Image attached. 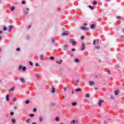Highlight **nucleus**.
I'll list each match as a JSON object with an SVG mask.
<instances>
[{"mask_svg":"<svg viewBox=\"0 0 124 124\" xmlns=\"http://www.w3.org/2000/svg\"><path fill=\"white\" fill-rule=\"evenodd\" d=\"M18 69L19 70H21V69H22V70H23V71H26V69H27V67H26V66H22L21 65H19L18 66Z\"/></svg>","mask_w":124,"mask_h":124,"instance_id":"f257e3e1","label":"nucleus"},{"mask_svg":"<svg viewBox=\"0 0 124 124\" xmlns=\"http://www.w3.org/2000/svg\"><path fill=\"white\" fill-rule=\"evenodd\" d=\"M84 50H85V44L82 43L81 46V50L84 51Z\"/></svg>","mask_w":124,"mask_h":124,"instance_id":"f03ea898","label":"nucleus"},{"mask_svg":"<svg viewBox=\"0 0 124 124\" xmlns=\"http://www.w3.org/2000/svg\"><path fill=\"white\" fill-rule=\"evenodd\" d=\"M69 43H72V45L73 46H74V45H75V44L74 43V39H70Z\"/></svg>","mask_w":124,"mask_h":124,"instance_id":"7ed1b4c3","label":"nucleus"},{"mask_svg":"<svg viewBox=\"0 0 124 124\" xmlns=\"http://www.w3.org/2000/svg\"><path fill=\"white\" fill-rule=\"evenodd\" d=\"M94 51H97L98 50H100V46H95L94 48Z\"/></svg>","mask_w":124,"mask_h":124,"instance_id":"20e7f679","label":"nucleus"},{"mask_svg":"<svg viewBox=\"0 0 124 124\" xmlns=\"http://www.w3.org/2000/svg\"><path fill=\"white\" fill-rule=\"evenodd\" d=\"M102 102H104V100H100V101H99L98 105H99V107H100V106H101V104H102Z\"/></svg>","mask_w":124,"mask_h":124,"instance_id":"39448f33","label":"nucleus"},{"mask_svg":"<svg viewBox=\"0 0 124 124\" xmlns=\"http://www.w3.org/2000/svg\"><path fill=\"white\" fill-rule=\"evenodd\" d=\"M81 30H82V31H88V30H89V29L84 27V26H82L80 27Z\"/></svg>","mask_w":124,"mask_h":124,"instance_id":"423d86ee","label":"nucleus"},{"mask_svg":"<svg viewBox=\"0 0 124 124\" xmlns=\"http://www.w3.org/2000/svg\"><path fill=\"white\" fill-rule=\"evenodd\" d=\"M19 79L21 83H25V79L24 78L20 77L19 78Z\"/></svg>","mask_w":124,"mask_h":124,"instance_id":"0eeeda50","label":"nucleus"},{"mask_svg":"<svg viewBox=\"0 0 124 124\" xmlns=\"http://www.w3.org/2000/svg\"><path fill=\"white\" fill-rule=\"evenodd\" d=\"M78 122L76 121L75 120H73L71 122L70 124H77Z\"/></svg>","mask_w":124,"mask_h":124,"instance_id":"6e6552de","label":"nucleus"},{"mask_svg":"<svg viewBox=\"0 0 124 124\" xmlns=\"http://www.w3.org/2000/svg\"><path fill=\"white\" fill-rule=\"evenodd\" d=\"M62 35H68V33H67V31H64L62 34Z\"/></svg>","mask_w":124,"mask_h":124,"instance_id":"1a4fd4ad","label":"nucleus"},{"mask_svg":"<svg viewBox=\"0 0 124 124\" xmlns=\"http://www.w3.org/2000/svg\"><path fill=\"white\" fill-rule=\"evenodd\" d=\"M51 89H52L51 93H55V92H56L55 88H54V87L52 86Z\"/></svg>","mask_w":124,"mask_h":124,"instance_id":"9d476101","label":"nucleus"},{"mask_svg":"<svg viewBox=\"0 0 124 124\" xmlns=\"http://www.w3.org/2000/svg\"><path fill=\"white\" fill-rule=\"evenodd\" d=\"M40 59L41 61H44L45 60L44 56L43 55H41L40 56Z\"/></svg>","mask_w":124,"mask_h":124,"instance_id":"9b49d317","label":"nucleus"},{"mask_svg":"<svg viewBox=\"0 0 124 124\" xmlns=\"http://www.w3.org/2000/svg\"><path fill=\"white\" fill-rule=\"evenodd\" d=\"M75 92H76L77 93H78V92H81V91H82V90H81V89L80 88H78V89H75Z\"/></svg>","mask_w":124,"mask_h":124,"instance_id":"f8f14e48","label":"nucleus"},{"mask_svg":"<svg viewBox=\"0 0 124 124\" xmlns=\"http://www.w3.org/2000/svg\"><path fill=\"white\" fill-rule=\"evenodd\" d=\"M62 62V60H60V61H56V63H58V64H61Z\"/></svg>","mask_w":124,"mask_h":124,"instance_id":"ddd939ff","label":"nucleus"},{"mask_svg":"<svg viewBox=\"0 0 124 124\" xmlns=\"http://www.w3.org/2000/svg\"><path fill=\"white\" fill-rule=\"evenodd\" d=\"M110 97L111 99H112V100H114V101H116V99H115V97H114V96H113V95H110Z\"/></svg>","mask_w":124,"mask_h":124,"instance_id":"4468645a","label":"nucleus"},{"mask_svg":"<svg viewBox=\"0 0 124 124\" xmlns=\"http://www.w3.org/2000/svg\"><path fill=\"white\" fill-rule=\"evenodd\" d=\"M6 99L7 101H8L9 100V94L6 95Z\"/></svg>","mask_w":124,"mask_h":124,"instance_id":"2eb2a0df","label":"nucleus"},{"mask_svg":"<svg viewBox=\"0 0 124 124\" xmlns=\"http://www.w3.org/2000/svg\"><path fill=\"white\" fill-rule=\"evenodd\" d=\"M89 83L90 86H93V81H89Z\"/></svg>","mask_w":124,"mask_h":124,"instance_id":"dca6fc26","label":"nucleus"},{"mask_svg":"<svg viewBox=\"0 0 124 124\" xmlns=\"http://www.w3.org/2000/svg\"><path fill=\"white\" fill-rule=\"evenodd\" d=\"M119 93H120L119 90H116L115 91V95H118V94H119Z\"/></svg>","mask_w":124,"mask_h":124,"instance_id":"f3484780","label":"nucleus"},{"mask_svg":"<svg viewBox=\"0 0 124 124\" xmlns=\"http://www.w3.org/2000/svg\"><path fill=\"white\" fill-rule=\"evenodd\" d=\"M11 11H14V9H15V7L14 6H12L10 8Z\"/></svg>","mask_w":124,"mask_h":124,"instance_id":"a211bd4d","label":"nucleus"},{"mask_svg":"<svg viewBox=\"0 0 124 124\" xmlns=\"http://www.w3.org/2000/svg\"><path fill=\"white\" fill-rule=\"evenodd\" d=\"M74 62H76L77 63H78V62H80V61L78 59H75L74 60Z\"/></svg>","mask_w":124,"mask_h":124,"instance_id":"6ab92c4d","label":"nucleus"},{"mask_svg":"<svg viewBox=\"0 0 124 124\" xmlns=\"http://www.w3.org/2000/svg\"><path fill=\"white\" fill-rule=\"evenodd\" d=\"M9 92H10V93H13V92H14V88H11Z\"/></svg>","mask_w":124,"mask_h":124,"instance_id":"aec40b11","label":"nucleus"},{"mask_svg":"<svg viewBox=\"0 0 124 124\" xmlns=\"http://www.w3.org/2000/svg\"><path fill=\"white\" fill-rule=\"evenodd\" d=\"M72 106H76L77 105V103L76 102H73L72 103Z\"/></svg>","mask_w":124,"mask_h":124,"instance_id":"412c9836","label":"nucleus"},{"mask_svg":"<svg viewBox=\"0 0 124 124\" xmlns=\"http://www.w3.org/2000/svg\"><path fill=\"white\" fill-rule=\"evenodd\" d=\"M55 121L56 122H59V121H60V118L59 117H56L55 118Z\"/></svg>","mask_w":124,"mask_h":124,"instance_id":"4be33fe9","label":"nucleus"},{"mask_svg":"<svg viewBox=\"0 0 124 124\" xmlns=\"http://www.w3.org/2000/svg\"><path fill=\"white\" fill-rule=\"evenodd\" d=\"M23 13H24L25 16H27V15H28V12H27L26 11H24Z\"/></svg>","mask_w":124,"mask_h":124,"instance_id":"5701e85b","label":"nucleus"},{"mask_svg":"<svg viewBox=\"0 0 124 124\" xmlns=\"http://www.w3.org/2000/svg\"><path fill=\"white\" fill-rule=\"evenodd\" d=\"M26 40H29V39H30V38H31V37H30V35H27L26 37Z\"/></svg>","mask_w":124,"mask_h":124,"instance_id":"b1692460","label":"nucleus"},{"mask_svg":"<svg viewBox=\"0 0 124 124\" xmlns=\"http://www.w3.org/2000/svg\"><path fill=\"white\" fill-rule=\"evenodd\" d=\"M88 7H89V8H90V9H91L92 10H93V6H92V5H89L88 6Z\"/></svg>","mask_w":124,"mask_h":124,"instance_id":"393cba45","label":"nucleus"},{"mask_svg":"<svg viewBox=\"0 0 124 124\" xmlns=\"http://www.w3.org/2000/svg\"><path fill=\"white\" fill-rule=\"evenodd\" d=\"M17 100V98L16 97H14L13 99V102H15V101H16Z\"/></svg>","mask_w":124,"mask_h":124,"instance_id":"a878e982","label":"nucleus"},{"mask_svg":"<svg viewBox=\"0 0 124 124\" xmlns=\"http://www.w3.org/2000/svg\"><path fill=\"white\" fill-rule=\"evenodd\" d=\"M29 117H31V118H32L33 117H34V114H30L29 115Z\"/></svg>","mask_w":124,"mask_h":124,"instance_id":"bb28decb","label":"nucleus"},{"mask_svg":"<svg viewBox=\"0 0 124 124\" xmlns=\"http://www.w3.org/2000/svg\"><path fill=\"white\" fill-rule=\"evenodd\" d=\"M9 29H10L11 30H12V29H13V25H10L9 26Z\"/></svg>","mask_w":124,"mask_h":124,"instance_id":"cd10ccee","label":"nucleus"},{"mask_svg":"<svg viewBox=\"0 0 124 124\" xmlns=\"http://www.w3.org/2000/svg\"><path fill=\"white\" fill-rule=\"evenodd\" d=\"M29 64H30V65H31V66H32V65H33V63H32V62H31V61L29 62Z\"/></svg>","mask_w":124,"mask_h":124,"instance_id":"c85d7f7f","label":"nucleus"},{"mask_svg":"<svg viewBox=\"0 0 124 124\" xmlns=\"http://www.w3.org/2000/svg\"><path fill=\"white\" fill-rule=\"evenodd\" d=\"M39 119L40 122H41L42 121H43V119L42 118V117H41V116H40Z\"/></svg>","mask_w":124,"mask_h":124,"instance_id":"c756f323","label":"nucleus"},{"mask_svg":"<svg viewBox=\"0 0 124 124\" xmlns=\"http://www.w3.org/2000/svg\"><path fill=\"white\" fill-rule=\"evenodd\" d=\"M30 103V100H27L25 101V104H29Z\"/></svg>","mask_w":124,"mask_h":124,"instance_id":"7c9ffc66","label":"nucleus"},{"mask_svg":"<svg viewBox=\"0 0 124 124\" xmlns=\"http://www.w3.org/2000/svg\"><path fill=\"white\" fill-rule=\"evenodd\" d=\"M120 38H121L122 40H124V35L121 36Z\"/></svg>","mask_w":124,"mask_h":124,"instance_id":"2f4dec72","label":"nucleus"},{"mask_svg":"<svg viewBox=\"0 0 124 124\" xmlns=\"http://www.w3.org/2000/svg\"><path fill=\"white\" fill-rule=\"evenodd\" d=\"M85 96H86V97H87V98H89V97H90V94H86L85 95Z\"/></svg>","mask_w":124,"mask_h":124,"instance_id":"473e14b6","label":"nucleus"},{"mask_svg":"<svg viewBox=\"0 0 124 124\" xmlns=\"http://www.w3.org/2000/svg\"><path fill=\"white\" fill-rule=\"evenodd\" d=\"M97 4V1H93V5H96Z\"/></svg>","mask_w":124,"mask_h":124,"instance_id":"72a5a7b5","label":"nucleus"},{"mask_svg":"<svg viewBox=\"0 0 124 124\" xmlns=\"http://www.w3.org/2000/svg\"><path fill=\"white\" fill-rule=\"evenodd\" d=\"M11 122H13V123H15V122H16V120L15 119H12L11 120Z\"/></svg>","mask_w":124,"mask_h":124,"instance_id":"f704fd0d","label":"nucleus"},{"mask_svg":"<svg viewBox=\"0 0 124 124\" xmlns=\"http://www.w3.org/2000/svg\"><path fill=\"white\" fill-rule=\"evenodd\" d=\"M49 60H51V61H53L54 57H53V56L50 57Z\"/></svg>","mask_w":124,"mask_h":124,"instance_id":"c9c22d12","label":"nucleus"},{"mask_svg":"<svg viewBox=\"0 0 124 124\" xmlns=\"http://www.w3.org/2000/svg\"><path fill=\"white\" fill-rule=\"evenodd\" d=\"M6 30H7V28L5 26H4L3 31H5Z\"/></svg>","mask_w":124,"mask_h":124,"instance_id":"e433bc0d","label":"nucleus"},{"mask_svg":"<svg viewBox=\"0 0 124 124\" xmlns=\"http://www.w3.org/2000/svg\"><path fill=\"white\" fill-rule=\"evenodd\" d=\"M52 43H55V39L54 38H52Z\"/></svg>","mask_w":124,"mask_h":124,"instance_id":"4c0bfd02","label":"nucleus"},{"mask_svg":"<svg viewBox=\"0 0 124 124\" xmlns=\"http://www.w3.org/2000/svg\"><path fill=\"white\" fill-rule=\"evenodd\" d=\"M22 4H26V1L23 0L21 2Z\"/></svg>","mask_w":124,"mask_h":124,"instance_id":"58836bf2","label":"nucleus"},{"mask_svg":"<svg viewBox=\"0 0 124 124\" xmlns=\"http://www.w3.org/2000/svg\"><path fill=\"white\" fill-rule=\"evenodd\" d=\"M10 114L11 116H13L14 115V112L13 111H12L10 112Z\"/></svg>","mask_w":124,"mask_h":124,"instance_id":"ea45409f","label":"nucleus"},{"mask_svg":"<svg viewBox=\"0 0 124 124\" xmlns=\"http://www.w3.org/2000/svg\"><path fill=\"white\" fill-rule=\"evenodd\" d=\"M94 78L96 80V79H98V77L96 75H95L94 77Z\"/></svg>","mask_w":124,"mask_h":124,"instance_id":"a19ab883","label":"nucleus"},{"mask_svg":"<svg viewBox=\"0 0 124 124\" xmlns=\"http://www.w3.org/2000/svg\"><path fill=\"white\" fill-rule=\"evenodd\" d=\"M80 39L83 40V39H85V37L84 36H81L80 37Z\"/></svg>","mask_w":124,"mask_h":124,"instance_id":"79ce46f5","label":"nucleus"},{"mask_svg":"<svg viewBox=\"0 0 124 124\" xmlns=\"http://www.w3.org/2000/svg\"><path fill=\"white\" fill-rule=\"evenodd\" d=\"M64 50H67V45H65L64 46Z\"/></svg>","mask_w":124,"mask_h":124,"instance_id":"37998d69","label":"nucleus"},{"mask_svg":"<svg viewBox=\"0 0 124 124\" xmlns=\"http://www.w3.org/2000/svg\"><path fill=\"white\" fill-rule=\"evenodd\" d=\"M37 109H36V108H34L33 109V112H36V110Z\"/></svg>","mask_w":124,"mask_h":124,"instance_id":"c03bdc74","label":"nucleus"},{"mask_svg":"<svg viewBox=\"0 0 124 124\" xmlns=\"http://www.w3.org/2000/svg\"><path fill=\"white\" fill-rule=\"evenodd\" d=\"M30 121H31L30 119H28L26 120V123H30Z\"/></svg>","mask_w":124,"mask_h":124,"instance_id":"a18cd8bd","label":"nucleus"},{"mask_svg":"<svg viewBox=\"0 0 124 124\" xmlns=\"http://www.w3.org/2000/svg\"><path fill=\"white\" fill-rule=\"evenodd\" d=\"M95 42H96V40H94L93 41V45H96V43Z\"/></svg>","mask_w":124,"mask_h":124,"instance_id":"49530a36","label":"nucleus"},{"mask_svg":"<svg viewBox=\"0 0 124 124\" xmlns=\"http://www.w3.org/2000/svg\"><path fill=\"white\" fill-rule=\"evenodd\" d=\"M35 66H39V63H36L35 64Z\"/></svg>","mask_w":124,"mask_h":124,"instance_id":"de8ad7c7","label":"nucleus"},{"mask_svg":"<svg viewBox=\"0 0 124 124\" xmlns=\"http://www.w3.org/2000/svg\"><path fill=\"white\" fill-rule=\"evenodd\" d=\"M16 50L17 51V52H19V51H20V48H18V47L16 48Z\"/></svg>","mask_w":124,"mask_h":124,"instance_id":"09e8293b","label":"nucleus"},{"mask_svg":"<svg viewBox=\"0 0 124 124\" xmlns=\"http://www.w3.org/2000/svg\"><path fill=\"white\" fill-rule=\"evenodd\" d=\"M62 31H65V28L63 27V28L62 29Z\"/></svg>","mask_w":124,"mask_h":124,"instance_id":"8fccbe9b","label":"nucleus"},{"mask_svg":"<svg viewBox=\"0 0 124 124\" xmlns=\"http://www.w3.org/2000/svg\"><path fill=\"white\" fill-rule=\"evenodd\" d=\"M91 29H92L93 30V24H92V25L91 26Z\"/></svg>","mask_w":124,"mask_h":124,"instance_id":"3c124183","label":"nucleus"},{"mask_svg":"<svg viewBox=\"0 0 124 124\" xmlns=\"http://www.w3.org/2000/svg\"><path fill=\"white\" fill-rule=\"evenodd\" d=\"M83 26H84L85 27H86V26H88V24L85 23L83 24Z\"/></svg>","mask_w":124,"mask_h":124,"instance_id":"603ef678","label":"nucleus"},{"mask_svg":"<svg viewBox=\"0 0 124 124\" xmlns=\"http://www.w3.org/2000/svg\"><path fill=\"white\" fill-rule=\"evenodd\" d=\"M71 51L72 52H74V51H75V49H74V48H72Z\"/></svg>","mask_w":124,"mask_h":124,"instance_id":"864d4df0","label":"nucleus"},{"mask_svg":"<svg viewBox=\"0 0 124 124\" xmlns=\"http://www.w3.org/2000/svg\"><path fill=\"white\" fill-rule=\"evenodd\" d=\"M97 45H98V44H99V40H97Z\"/></svg>","mask_w":124,"mask_h":124,"instance_id":"5fc2aeb1","label":"nucleus"},{"mask_svg":"<svg viewBox=\"0 0 124 124\" xmlns=\"http://www.w3.org/2000/svg\"><path fill=\"white\" fill-rule=\"evenodd\" d=\"M108 74H111L110 70H108Z\"/></svg>","mask_w":124,"mask_h":124,"instance_id":"6e6d98bb","label":"nucleus"},{"mask_svg":"<svg viewBox=\"0 0 124 124\" xmlns=\"http://www.w3.org/2000/svg\"><path fill=\"white\" fill-rule=\"evenodd\" d=\"M63 90L64 92H66V88H64L63 89Z\"/></svg>","mask_w":124,"mask_h":124,"instance_id":"4d7b16f0","label":"nucleus"},{"mask_svg":"<svg viewBox=\"0 0 124 124\" xmlns=\"http://www.w3.org/2000/svg\"><path fill=\"white\" fill-rule=\"evenodd\" d=\"M117 19H121L122 18L121 17V16H117L116 17Z\"/></svg>","mask_w":124,"mask_h":124,"instance_id":"13d9d810","label":"nucleus"},{"mask_svg":"<svg viewBox=\"0 0 124 124\" xmlns=\"http://www.w3.org/2000/svg\"><path fill=\"white\" fill-rule=\"evenodd\" d=\"M104 124H108V123H107V122H106V121H104Z\"/></svg>","mask_w":124,"mask_h":124,"instance_id":"bf43d9fd","label":"nucleus"},{"mask_svg":"<svg viewBox=\"0 0 124 124\" xmlns=\"http://www.w3.org/2000/svg\"><path fill=\"white\" fill-rule=\"evenodd\" d=\"M31 25H30L29 27H28V30H30L31 29Z\"/></svg>","mask_w":124,"mask_h":124,"instance_id":"052dcab7","label":"nucleus"},{"mask_svg":"<svg viewBox=\"0 0 124 124\" xmlns=\"http://www.w3.org/2000/svg\"><path fill=\"white\" fill-rule=\"evenodd\" d=\"M9 32H11V29H10V28L8 30Z\"/></svg>","mask_w":124,"mask_h":124,"instance_id":"680f3d73","label":"nucleus"},{"mask_svg":"<svg viewBox=\"0 0 124 124\" xmlns=\"http://www.w3.org/2000/svg\"><path fill=\"white\" fill-rule=\"evenodd\" d=\"M72 94H74V90H72Z\"/></svg>","mask_w":124,"mask_h":124,"instance_id":"e2e57ef3","label":"nucleus"},{"mask_svg":"<svg viewBox=\"0 0 124 124\" xmlns=\"http://www.w3.org/2000/svg\"><path fill=\"white\" fill-rule=\"evenodd\" d=\"M95 90H98V88H97V87H95Z\"/></svg>","mask_w":124,"mask_h":124,"instance_id":"0e129e2a","label":"nucleus"},{"mask_svg":"<svg viewBox=\"0 0 124 124\" xmlns=\"http://www.w3.org/2000/svg\"><path fill=\"white\" fill-rule=\"evenodd\" d=\"M35 77H38V75L36 74V75H35Z\"/></svg>","mask_w":124,"mask_h":124,"instance_id":"69168bd1","label":"nucleus"},{"mask_svg":"<svg viewBox=\"0 0 124 124\" xmlns=\"http://www.w3.org/2000/svg\"><path fill=\"white\" fill-rule=\"evenodd\" d=\"M76 81H77V83H79V82H80L79 80H77Z\"/></svg>","mask_w":124,"mask_h":124,"instance_id":"338daca9","label":"nucleus"},{"mask_svg":"<svg viewBox=\"0 0 124 124\" xmlns=\"http://www.w3.org/2000/svg\"><path fill=\"white\" fill-rule=\"evenodd\" d=\"M32 124H36V123H35V122H33V123H32Z\"/></svg>","mask_w":124,"mask_h":124,"instance_id":"774afa93","label":"nucleus"}]
</instances>
